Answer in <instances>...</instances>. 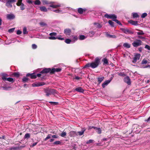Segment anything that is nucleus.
<instances>
[{"label":"nucleus","instance_id":"nucleus-1","mask_svg":"<svg viewBox=\"0 0 150 150\" xmlns=\"http://www.w3.org/2000/svg\"><path fill=\"white\" fill-rule=\"evenodd\" d=\"M61 70V69L59 68H53L52 69L50 68H45L40 72L41 74H46L50 72L51 74H53L55 72H59Z\"/></svg>","mask_w":150,"mask_h":150},{"label":"nucleus","instance_id":"nucleus-2","mask_svg":"<svg viewBox=\"0 0 150 150\" xmlns=\"http://www.w3.org/2000/svg\"><path fill=\"white\" fill-rule=\"evenodd\" d=\"M45 92L47 96H49L52 94L55 95L57 93L56 91L53 89H47L45 90Z\"/></svg>","mask_w":150,"mask_h":150},{"label":"nucleus","instance_id":"nucleus-3","mask_svg":"<svg viewBox=\"0 0 150 150\" xmlns=\"http://www.w3.org/2000/svg\"><path fill=\"white\" fill-rule=\"evenodd\" d=\"M100 59L98 58H96L95 59L94 62L91 63V67L92 68H95L100 63Z\"/></svg>","mask_w":150,"mask_h":150},{"label":"nucleus","instance_id":"nucleus-4","mask_svg":"<svg viewBox=\"0 0 150 150\" xmlns=\"http://www.w3.org/2000/svg\"><path fill=\"white\" fill-rule=\"evenodd\" d=\"M142 42L140 40H137L136 41H134L132 43V45L134 47H137L142 45Z\"/></svg>","mask_w":150,"mask_h":150},{"label":"nucleus","instance_id":"nucleus-5","mask_svg":"<svg viewBox=\"0 0 150 150\" xmlns=\"http://www.w3.org/2000/svg\"><path fill=\"white\" fill-rule=\"evenodd\" d=\"M104 17L108 18L111 19L113 21V20H115L117 18V16L114 14H105L104 15Z\"/></svg>","mask_w":150,"mask_h":150},{"label":"nucleus","instance_id":"nucleus-6","mask_svg":"<svg viewBox=\"0 0 150 150\" xmlns=\"http://www.w3.org/2000/svg\"><path fill=\"white\" fill-rule=\"evenodd\" d=\"M140 54L138 53H136L134 55V56L133 58L132 62L133 63H136L138 60H139L140 57Z\"/></svg>","mask_w":150,"mask_h":150},{"label":"nucleus","instance_id":"nucleus-7","mask_svg":"<svg viewBox=\"0 0 150 150\" xmlns=\"http://www.w3.org/2000/svg\"><path fill=\"white\" fill-rule=\"evenodd\" d=\"M121 30L122 31H123L124 33L125 34H132L133 33V32L132 31L127 29L121 28Z\"/></svg>","mask_w":150,"mask_h":150},{"label":"nucleus","instance_id":"nucleus-8","mask_svg":"<svg viewBox=\"0 0 150 150\" xmlns=\"http://www.w3.org/2000/svg\"><path fill=\"white\" fill-rule=\"evenodd\" d=\"M45 84V83L44 82H36L35 83H33L32 84V86L33 87L35 86H42L44 85Z\"/></svg>","mask_w":150,"mask_h":150},{"label":"nucleus","instance_id":"nucleus-9","mask_svg":"<svg viewBox=\"0 0 150 150\" xmlns=\"http://www.w3.org/2000/svg\"><path fill=\"white\" fill-rule=\"evenodd\" d=\"M51 10L52 11L57 13H63L65 12L64 9L61 10L60 8H59L58 9H51Z\"/></svg>","mask_w":150,"mask_h":150},{"label":"nucleus","instance_id":"nucleus-10","mask_svg":"<svg viewBox=\"0 0 150 150\" xmlns=\"http://www.w3.org/2000/svg\"><path fill=\"white\" fill-rule=\"evenodd\" d=\"M7 18L9 20H11L14 19L15 18L14 15L12 13L7 14L6 15Z\"/></svg>","mask_w":150,"mask_h":150},{"label":"nucleus","instance_id":"nucleus-11","mask_svg":"<svg viewBox=\"0 0 150 150\" xmlns=\"http://www.w3.org/2000/svg\"><path fill=\"white\" fill-rule=\"evenodd\" d=\"M2 79L4 81H7L9 82H13L14 81L13 79L12 78H6L4 76L2 77Z\"/></svg>","mask_w":150,"mask_h":150},{"label":"nucleus","instance_id":"nucleus-12","mask_svg":"<svg viewBox=\"0 0 150 150\" xmlns=\"http://www.w3.org/2000/svg\"><path fill=\"white\" fill-rule=\"evenodd\" d=\"M124 80L125 82L127 83L128 85H129L131 84L130 79L129 76H127L125 77Z\"/></svg>","mask_w":150,"mask_h":150},{"label":"nucleus","instance_id":"nucleus-13","mask_svg":"<svg viewBox=\"0 0 150 150\" xmlns=\"http://www.w3.org/2000/svg\"><path fill=\"white\" fill-rule=\"evenodd\" d=\"M49 6L50 7H52L53 8H57L61 6L59 4H56L54 3L50 4Z\"/></svg>","mask_w":150,"mask_h":150},{"label":"nucleus","instance_id":"nucleus-14","mask_svg":"<svg viewBox=\"0 0 150 150\" xmlns=\"http://www.w3.org/2000/svg\"><path fill=\"white\" fill-rule=\"evenodd\" d=\"M86 130V129L85 128H82L81 131L76 132L77 133V135L79 134V136L82 135L84 134Z\"/></svg>","mask_w":150,"mask_h":150},{"label":"nucleus","instance_id":"nucleus-15","mask_svg":"<svg viewBox=\"0 0 150 150\" xmlns=\"http://www.w3.org/2000/svg\"><path fill=\"white\" fill-rule=\"evenodd\" d=\"M111 81V80H108L105 81L102 84V86L103 88L107 86Z\"/></svg>","mask_w":150,"mask_h":150},{"label":"nucleus","instance_id":"nucleus-16","mask_svg":"<svg viewBox=\"0 0 150 150\" xmlns=\"http://www.w3.org/2000/svg\"><path fill=\"white\" fill-rule=\"evenodd\" d=\"M69 135L71 137H76L77 136V133L76 132L71 131L69 133Z\"/></svg>","mask_w":150,"mask_h":150},{"label":"nucleus","instance_id":"nucleus-17","mask_svg":"<svg viewBox=\"0 0 150 150\" xmlns=\"http://www.w3.org/2000/svg\"><path fill=\"white\" fill-rule=\"evenodd\" d=\"M75 90L76 91L80 93H83L84 91L83 89H82L81 87H78L76 88L75 89Z\"/></svg>","mask_w":150,"mask_h":150},{"label":"nucleus","instance_id":"nucleus-18","mask_svg":"<svg viewBox=\"0 0 150 150\" xmlns=\"http://www.w3.org/2000/svg\"><path fill=\"white\" fill-rule=\"evenodd\" d=\"M129 22L131 24L134 25H137L138 24V22L137 21H133L131 20L129 21Z\"/></svg>","mask_w":150,"mask_h":150},{"label":"nucleus","instance_id":"nucleus-19","mask_svg":"<svg viewBox=\"0 0 150 150\" xmlns=\"http://www.w3.org/2000/svg\"><path fill=\"white\" fill-rule=\"evenodd\" d=\"M94 129L96 130V132L98 134H100L101 133V130L100 128L95 127Z\"/></svg>","mask_w":150,"mask_h":150},{"label":"nucleus","instance_id":"nucleus-20","mask_svg":"<svg viewBox=\"0 0 150 150\" xmlns=\"http://www.w3.org/2000/svg\"><path fill=\"white\" fill-rule=\"evenodd\" d=\"M18 6H20L21 9V10H23L25 9L24 8V5L22 3H19V4H16Z\"/></svg>","mask_w":150,"mask_h":150},{"label":"nucleus","instance_id":"nucleus-21","mask_svg":"<svg viewBox=\"0 0 150 150\" xmlns=\"http://www.w3.org/2000/svg\"><path fill=\"white\" fill-rule=\"evenodd\" d=\"M40 9L42 11L46 12L47 11V8L45 6H41L40 8Z\"/></svg>","mask_w":150,"mask_h":150},{"label":"nucleus","instance_id":"nucleus-22","mask_svg":"<svg viewBox=\"0 0 150 150\" xmlns=\"http://www.w3.org/2000/svg\"><path fill=\"white\" fill-rule=\"evenodd\" d=\"M93 24L94 25H96V27L98 28H101L102 27V25L99 23H94Z\"/></svg>","mask_w":150,"mask_h":150},{"label":"nucleus","instance_id":"nucleus-23","mask_svg":"<svg viewBox=\"0 0 150 150\" xmlns=\"http://www.w3.org/2000/svg\"><path fill=\"white\" fill-rule=\"evenodd\" d=\"M123 46L126 48H129L130 47V45L129 43H125L123 44Z\"/></svg>","mask_w":150,"mask_h":150},{"label":"nucleus","instance_id":"nucleus-24","mask_svg":"<svg viewBox=\"0 0 150 150\" xmlns=\"http://www.w3.org/2000/svg\"><path fill=\"white\" fill-rule=\"evenodd\" d=\"M106 35L107 37L110 38H115L117 37L115 35H111L109 34H107Z\"/></svg>","mask_w":150,"mask_h":150},{"label":"nucleus","instance_id":"nucleus-25","mask_svg":"<svg viewBox=\"0 0 150 150\" xmlns=\"http://www.w3.org/2000/svg\"><path fill=\"white\" fill-rule=\"evenodd\" d=\"M138 30L140 31V32H137V34L139 36L140 35H144V34L142 30Z\"/></svg>","mask_w":150,"mask_h":150},{"label":"nucleus","instance_id":"nucleus-26","mask_svg":"<svg viewBox=\"0 0 150 150\" xmlns=\"http://www.w3.org/2000/svg\"><path fill=\"white\" fill-rule=\"evenodd\" d=\"M147 63H148V61L147 60L145 59H144L141 62V64L142 65H144V64H146Z\"/></svg>","mask_w":150,"mask_h":150},{"label":"nucleus","instance_id":"nucleus-27","mask_svg":"<svg viewBox=\"0 0 150 150\" xmlns=\"http://www.w3.org/2000/svg\"><path fill=\"white\" fill-rule=\"evenodd\" d=\"M84 10L81 8H79L78 10V12L80 14H82Z\"/></svg>","mask_w":150,"mask_h":150},{"label":"nucleus","instance_id":"nucleus-28","mask_svg":"<svg viewBox=\"0 0 150 150\" xmlns=\"http://www.w3.org/2000/svg\"><path fill=\"white\" fill-rule=\"evenodd\" d=\"M86 38V37L84 35H81L79 36V39L81 40H83Z\"/></svg>","mask_w":150,"mask_h":150},{"label":"nucleus","instance_id":"nucleus-29","mask_svg":"<svg viewBox=\"0 0 150 150\" xmlns=\"http://www.w3.org/2000/svg\"><path fill=\"white\" fill-rule=\"evenodd\" d=\"M132 16L133 18H136L139 17V16L137 13H132Z\"/></svg>","mask_w":150,"mask_h":150},{"label":"nucleus","instance_id":"nucleus-30","mask_svg":"<svg viewBox=\"0 0 150 150\" xmlns=\"http://www.w3.org/2000/svg\"><path fill=\"white\" fill-rule=\"evenodd\" d=\"M104 79V77L98 78V81L99 83H100Z\"/></svg>","mask_w":150,"mask_h":150},{"label":"nucleus","instance_id":"nucleus-31","mask_svg":"<svg viewBox=\"0 0 150 150\" xmlns=\"http://www.w3.org/2000/svg\"><path fill=\"white\" fill-rule=\"evenodd\" d=\"M19 149V147H12L10 148L9 149L10 150H16L18 149Z\"/></svg>","mask_w":150,"mask_h":150},{"label":"nucleus","instance_id":"nucleus-32","mask_svg":"<svg viewBox=\"0 0 150 150\" xmlns=\"http://www.w3.org/2000/svg\"><path fill=\"white\" fill-rule=\"evenodd\" d=\"M103 64H108V62L107 59L105 58L103 60Z\"/></svg>","mask_w":150,"mask_h":150},{"label":"nucleus","instance_id":"nucleus-33","mask_svg":"<svg viewBox=\"0 0 150 150\" xmlns=\"http://www.w3.org/2000/svg\"><path fill=\"white\" fill-rule=\"evenodd\" d=\"M34 4L35 5H40L41 4V2L39 0H36L34 1Z\"/></svg>","mask_w":150,"mask_h":150},{"label":"nucleus","instance_id":"nucleus-34","mask_svg":"<svg viewBox=\"0 0 150 150\" xmlns=\"http://www.w3.org/2000/svg\"><path fill=\"white\" fill-rule=\"evenodd\" d=\"M141 67L142 68H149L150 69V64H148L146 65V66H145L144 65H142Z\"/></svg>","mask_w":150,"mask_h":150},{"label":"nucleus","instance_id":"nucleus-35","mask_svg":"<svg viewBox=\"0 0 150 150\" xmlns=\"http://www.w3.org/2000/svg\"><path fill=\"white\" fill-rule=\"evenodd\" d=\"M23 33L24 34H26L28 33V32L27 31V28L26 27H25L23 28Z\"/></svg>","mask_w":150,"mask_h":150},{"label":"nucleus","instance_id":"nucleus-36","mask_svg":"<svg viewBox=\"0 0 150 150\" xmlns=\"http://www.w3.org/2000/svg\"><path fill=\"white\" fill-rule=\"evenodd\" d=\"M108 23L112 27H114V23L111 20L108 21Z\"/></svg>","mask_w":150,"mask_h":150},{"label":"nucleus","instance_id":"nucleus-37","mask_svg":"<svg viewBox=\"0 0 150 150\" xmlns=\"http://www.w3.org/2000/svg\"><path fill=\"white\" fill-rule=\"evenodd\" d=\"M66 43L69 44V43H72V40H70L69 39H66Z\"/></svg>","mask_w":150,"mask_h":150},{"label":"nucleus","instance_id":"nucleus-38","mask_svg":"<svg viewBox=\"0 0 150 150\" xmlns=\"http://www.w3.org/2000/svg\"><path fill=\"white\" fill-rule=\"evenodd\" d=\"M77 38L76 36H74L72 40V43H74L77 40Z\"/></svg>","mask_w":150,"mask_h":150},{"label":"nucleus","instance_id":"nucleus-39","mask_svg":"<svg viewBox=\"0 0 150 150\" xmlns=\"http://www.w3.org/2000/svg\"><path fill=\"white\" fill-rule=\"evenodd\" d=\"M71 30L69 29H66V35H69L71 33Z\"/></svg>","mask_w":150,"mask_h":150},{"label":"nucleus","instance_id":"nucleus-40","mask_svg":"<svg viewBox=\"0 0 150 150\" xmlns=\"http://www.w3.org/2000/svg\"><path fill=\"white\" fill-rule=\"evenodd\" d=\"M91 67V63H88L86 64L83 67V68H85L86 67Z\"/></svg>","mask_w":150,"mask_h":150},{"label":"nucleus","instance_id":"nucleus-41","mask_svg":"<svg viewBox=\"0 0 150 150\" xmlns=\"http://www.w3.org/2000/svg\"><path fill=\"white\" fill-rule=\"evenodd\" d=\"M40 24L41 26L42 27L47 25V24L43 22H41L40 23Z\"/></svg>","mask_w":150,"mask_h":150},{"label":"nucleus","instance_id":"nucleus-42","mask_svg":"<svg viewBox=\"0 0 150 150\" xmlns=\"http://www.w3.org/2000/svg\"><path fill=\"white\" fill-rule=\"evenodd\" d=\"M42 1L43 5L47 4H50L47 1L45 0H43Z\"/></svg>","mask_w":150,"mask_h":150},{"label":"nucleus","instance_id":"nucleus-43","mask_svg":"<svg viewBox=\"0 0 150 150\" xmlns=\"http://www.w3.org/2000/svg\"><path fill=\"white\" fill-rule=\"evenodd\" d=\"M51 135H52L50 134H48L47 135V137L45 138V139H44V141H46L47 139L50 138H51Z\"/></svg>","mask_w":150,"mask_h":150},{"label":"nucleus","instance_id":"nucleus-44","mask_svg":"<svg viewBox=\"0 0 150 150\" xmlns=\"http://www.w3.org/2000/svg\"><path fill=\"white\" fill-rule=\"evenodd\" d=\"M30 135L29 133L26 134L24 136L25 138H28L30 137Z\"/></svg>","mask_w":150,"mask_h":150},{"label":"nucleus","instance_id":"nucleus-45","mask_svg":"<svg viewBox=\"0 0 150 150\" xmlns=\"http://www.w3.org/2000/svg\"><path fill=\"white\" fill-rule=\"evenodd\" d=\"M147 13H144L142 14L141 15V17L142 18H144L145 17L147 16Z\"/></svg>","mask_w":150,"mask_h":150},{"label":"nucleus","instance_id":"nucleus-46","mask_svg":"<svg viewBox=\"0 0 150 150\" xmlns=\"http://www.w3.org/2000/svg\"><path fill=\"white\" fill-rule=\"evenodd\" d=\"M30 76L31 79H35L36 78V75L31 74Z\"/></svg>","mask_w":150,"mask_h":150},{"label":"nucleus","instance_id":"nucleus-47","mask_svg":"<svg viewBox=\"0 0 150 150\" xmlns=\"http://www.w3.org/2000/svg\"><path fill=\"white\" fill-rule=\"evenodd\" d=\"M23 81L24 82H26L28 80V79L26 77H24L22 79Z\"/></svg>","mask_w":150,"mask_h":150},{"label":"nucleus","instance_id":"nucleus-48","mask_svg":"<svg viewBox=\"0 0 150 150\" xmlns=\"http://www.w3.org/2000/svg\"><path fill=\"white\" fill-rule=\"evenodd\" d=\"M61 142L59 141H56L54 142L53 143V144L55 145H58L61 144Z\"/></svg>","mask_w":150,"mask_h":150},{"label":"nucleus","instance_id":"nucleus-49","mask_svg":"<svg viewBox=\"0 0 150 150\" xmlns=\"http://www.w3.org/2000/svg\"><path fill=\"white\" fill-rule=\"evenodd\" d=\"M48 38L50 40H55L57 38L55 37L54 36H51Z\"/></svg>","mask_w":150,"mask_h":150},{"label":"nucleus","instance_id":"nucleus-50","mask_svg":"<svg viewBox=\"0 0 150 150\" xmlns=\"http://www.w3.org/2000/svg\"><path fill=\"white\" fill-rule=\"evenodd\" d=\"M13 75L16 77H18L19 76V73L18 72H15L13 74Z\"/></svg>","mask_w":150,"mask_h":150},{"label":"nucleus","instance_id":"nucleus-51","mask_svg":"<svg viewBox=\"0 0 150 150\" xmlns=\"http://www.w3.org/2000/svg\"><path fill=\"white\" fill-rule=\"evenodd\" d=\"M57 34L56 33L53 32L50 33L49 34L51 36H55L57 35Z\"/></svg>","mask_w":150,"mask_h":150},{"label":"nucleus","instance_id":"nucleus-52","mask_svg":"<svg viewBox=\"0 0 150 150\" xmlns=\"http://www.w3.org/2000/svg\"><path fill=\"white\" fill-rule=\"evenodd\" d=\"M95 33L94 32L91 31L89 32V35L91 37H92L94 34Z\"/></svg>","mask_w":150,"mask_h":150},{"label":"nucleus","instance_id":"nucleus-53","mask_svg":"<svg viewBox=\"0 0 150 150\" xmlns=\"http://www.w3.org/2000/svg\"><path fill=\"white\" fill-rule=\"evenodd\" d=\"M6 5L7 6H11V7H12V5H11V3H10V2H8V3L7 4V1L6 2Z\"/></svg>","mask_w":150,"mask_h":150},{"label":"nucleus","instance_id":"nucleus-54","mask_svg":"<svg viewBox=\"0 0 150 150\" xmlns=\"http://www.w3.org/2000/svg\"><path fill=\"white\" fill-rule=\"evenodd\" d=\"M145 48L147 49L148 50H150V46L147 45H145Z\"/></svg>","mask_w":150,"mask_h":150},{"label":"nucleus","instance_id":"nucleus-55","mask_svg":"<svg viewBox=\"0 0 150 150\" xmlns=\"http://www.w3.org/2000/svg\"><path fill=\"white\" fill-rule=\"evenodd\" d=\"M14 30L15 28H11L8 30V31L9 33H12L14 31Z\"/></svg>","mask_w":150,"mask_h":150},{"label":"nucleus","instance_id":"nucleus-56","mask_svg":"<svg viewBox=\"0 0 150 150\" xmlns=\"http://www.w3.org/2000/svg\"><path fill=\"white\" fill-rule=\"evenodd\" d=\"M93 141V140L92 139H90L88 141L86 142V143L87 144H90V143H92Z\"/></svg>","mask_w":150,"mask_h":150},{"label":"nucleus","instance_id":"nucleus-57","mask_svg":"<svg viewBox=\"0 0 150 150\" xmlns=\"http://www.w3.org/2000/svg\"><path fill=\"white\" fill-rule=\"evenodd\" d=\"M32 48L33 49H35L37 48V46L35 44H33L32 45Z\"/></svg>","mask_w":150,"mask_h":150},{"label":"nucleus","instance_id":"nucleus-58","mask_svg":"<svg viewBox=\"0 0 150 150\" xmlns=\"http://www.w3.org/2000/svg\"><path fill=\"white\" fill-rule=\"evenodd\" d=\"M16 0H8L7 1V4L8 3V2L10 3H13L16 2Z\"/></svg>","mask_w":150,"mask_h":150},{"label":"nucleus","instance_id":"nucleus-59","mask_svg":"<svg viewBox=\"0 0 150 150\" xmlns=\"http://www.w3.org/2000/svg\"><path fill=\"white\" fill-rule=\"evenodd\" d=\"M138 38L140 39H145L146 38L145 37L140 36H138Z\"/></svg>","mask_w":150,"mask_h":150},{"label":"nucleus","instance_id":"nucleus-60","mask_svg":"<svg viewBox=\"0 0 150 150\" xmlns=\"http://www.w3.org/2000/svg\"><path fill=\"white\" fill-rule=\"evenodd\" d=\"M66 136V132H64L61 134V136L62 137H64Z\"/></svg>","mask_w":150,"mask_h":150},{"label":"nucleus","instance_id":"nucleus-61","mask_svg":"<svg viewBox=\"0 0 150 150\" xmlns=\"http://www.w3.org/2000/svg\"><path fill=\"white\" fill-rule=\"evenodd\" d=\"M22 33V31L19 30H17V35H20Z\"/></svg>","mask_w":150,"mask_h":150},{"label":"nucleus","instance_id":"nucleus-62","mask_svg":"<svg viewBox=\"0 0 150 150\" xmlns=\"http://www.w3.org/2000/svg\"><path fill=\"white\" fill-rule=\"evenodd\" d=\"M49 103H51V104H54V105H56L58 103L57 102H50Z\"/></svg>","mask_w":150,"mask_h":150},{"label":"nucleus","instance_id":"nucleus-63","mask_svg":"<svg viewBox=\"0 0 150 150\" xmlns=\"http://www.w3.org/2000/svg\"><path fill=\"white\" fill-rule=\"evenodd\" d=\"M95 127L89 126L88 127V129H91L92 128L94 129Z\"/></svg>","mask_w":150,"mask_h":150},{"label":"nucleus","instance_id":"nucleus-64","mask_svg":"<svg viewBox=\"0 0 150 150\" xmlns=\"http://www.w3.org/2000/svg\"><path fill=\"white\" fill-rule=\"evenodd\" d=\"M38 143V142H36L35 143H33L32 144V147H34Z\"/></svg>","mask_w":150,"mask_h":150}]
</instances>
